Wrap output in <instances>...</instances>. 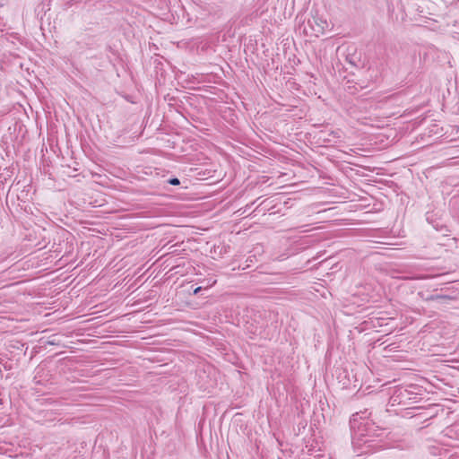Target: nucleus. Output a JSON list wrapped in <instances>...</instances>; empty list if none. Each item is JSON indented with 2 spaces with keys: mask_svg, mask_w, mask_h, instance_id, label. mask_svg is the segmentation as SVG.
<instances>
[{
  "mask_svg": "<svg viewBox=\"0 0 459 459\" xmlns=\"http://www.w3.org/2000/svg\"><path fill=\"white\" fill-rule=\"evenodd\" d=\"M350 426L352 446L358 455L375 452L385 446L381 443L385 431L376 426L372 420L355 413L350 420Z\"/></svg>",
  "mask_w": 459,
  "mask_h": 459,
  "instance_id": "nucleus-1",
  "label": "nucleus"
},
{
  "mask_svg": "<svg viewBox=\"0 0 459 459\" xmlns=\"http://www.w3.org/2000/svg\"><path fill=\"white\" fill-rule=\"evenodd\" d=\"M307 25L314 34L318 37L325 32V30L328 27V22L325 19L316 14L307 20Z\"/></svg>",
  "mask_w": 459,
  "mask_h": 459,
  "instance_id": "nucleus-2",
  "label": "nucleus"
},
{
  "mask_svg": "<svg viewBox=\"0 0 459 459\" xmlns=\"http://www.w3.org/2000/svg\"><path fill=\"white\" fill-rule=\"evenodd\" d=\"M341 137V132L339 130L336 131H321L320 132V139L324 143H332L334 142V139Z\"/></svg>",
  "mask_w": 459,
  "mask_h": 459,
  "instance_id": "nucleus-3",
  "label": "nucleus"
},
{
  "mask_svg": "<svg viewBox=\"0 0 459 459\" xmlns=\"http://www.w3.org/2000/svg\"><path fill=\"white\" fill-rule=\"evenodd\" d=\"M426 301H440L444 299H451V298L447 295H441V294H431L427 297H423L421 292L419 293Z\"/></svg>",
  "mask_w": 459,
  "mask_h": 459,
  "instance_id": "nucleus-4",
  "label": "nucleus"
},
{
  "mask_svg": "<svg viewBox=\"0 0 459 459\" xmlns=\"http://www.w3.org/2000/svg\"><path fill=\"white\" fill-rule=\"evenodd\" d=\"M168 183L172 186H178L180 184V180L178 178H171L168 180Z\"/></svg>",
  "mask_w": 459,
  "mask_h": 459,
  "instance_id": "nucleus-5",
  "label": "nucleus"
},
{
  "mask_svg": "<svg viewBox=\"0 0 459 459\" xmlns=\"http://www.w3.org/2000/svg\"><path fill=\"white\" fill-rule=\"evenodd\" d=\"M201 287H197L194 290V294H197L201 290Z\"/></svg>",
  "mask_w": 459,
  "mask_h": 459,
  "instance_id": "nucleus-6",
  "label": "nucleus"
}]
</instances>
